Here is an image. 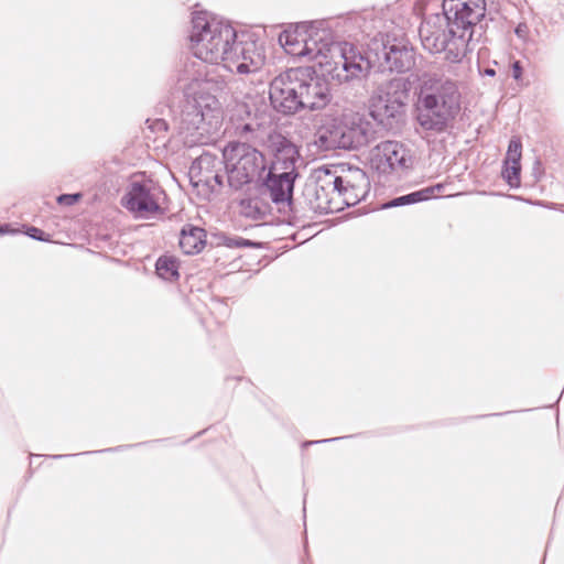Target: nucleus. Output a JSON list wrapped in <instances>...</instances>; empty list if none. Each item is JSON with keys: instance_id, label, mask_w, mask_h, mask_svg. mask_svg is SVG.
I'll return each mask as SVG.
<instances>
[{"instance_id": "nucleus-40", "label": "nucleus", "mask_w": 564, "mask_h": 564, "mask_svg": "<svg viewBox=\"0 0 564 564\" xmlns=\"http://www.w3.org/2000/svg\"><path fill=\"white\" fill-rule=\"evenodd\" d=\"M482 75L485 76H489V77H494L496 75V70L495 68L492 67H486L484 70H482Z\"/></svg>"}, {"instance_id": "nucleus-35", "label": "nucleus", "mask_w": 564, "mask_h": 564, "mask_svg": "<svg viewBox=\"0 0 564 564\" xmlns=\"http://www.w3.org/2000/svg\"><path fill=\"white\" fill-rule=\"evenodd\" d=\"M523 67L520 61H513L511 64V75L514 80L522 78Z\"/></svg>"}, {"instance_id": "nucleus-19", "label": "nucleus", "mask_w": 564, "mask_h": 564, "mask_svg": "<svg viewBox=\"0 0 564 564\" xmlns=\"http://www.w3.org/2000/svg\"><path fill=\"white\" fill-rule=\"evenodd\" d=\"M265 144L274 156L272 167H275L279 163L285 165V169H288V164H290L291 167L294 166L299 152L294 143L286 137L276 130H272L267 133Z\"/></svg>"}, {"instance_id": "nucleus-44", "label": "nucleus", "mask_w": 564, "mask_h": 564, "mask_svg": "<svg viewBox=\"0 0 564 564\" xmlns=\"http://www.w3.org/2000/svg\"><path fill=\"white\" fill-rule=\"evenodd\" d=\"M32 457H41V455L31 454V458Z\"/></svg>"}, {"instance_id": "nucleus-27", "label": "nucleus", "mask_w": 564, "mask_h": 564, "mask_svg": "<svg viewBox=\"0 0 564 564\" xmlns=\"http://www.w3.org/2000/svg\"><path fill=\"white\" fill-rule=\"evenodd\" d=\"M430 194H431V191H429V189L414 191L409 194L401 195V196L390 199L388 203H386L383 205V208H394V207H401V206H406V205L425 202V200H429Z\"/></svg>"}, {"instance_id": "nucleus-32", "label": "nucleus", "mask_w": 564, "mask_h": 564, "mask_svg": "<svg viewBox=\"0 0 564 564\" xmlns=\"http://www.w3.org/2000/svg\"><path fill=\"white\" fill-rule=\"evenodd\" d=\"M80 197L82 195L79 193L62 194L57 197V203L61 205L72 206L76 204Z\"/></svg>"}, {"instance_id": "nucleus-18", "label": "nucleus", "mask_w": 564, "mask_h": 564, "mask_svg": "<svg viewBox=\"0 0 564 564\" xmlns=\"http://www.w3.org/2000/svg\"><path fill=\"white\" fill-rule=\"evenodd\" d=\"M352 21L370 41L376 36H383L384 33H392L394 29L392 28L393 22L386 19L383 12L376 10H365L357 13Z\"/></svg>"}, {"instance_id": "nucleus-30", "label": "nucleus", "mask_w": 564, "mask_h": 564, "mask_svg": "<svg viewBox=\"0 0 564 564\" xmlns=\"http://www.w3.org/2000/svg\"><path fill=\"white\" fill-rule=\"evenodd\" d=\"M147 128L155 134V139L159 137H163L167 130L169 124L164 119L158 118V119H148L145 121Z\"/></svg>"}, {"instance_id": "nucleus-6", "label": "nucleus", "mask_w": 564, "mask_h": 564, "mask_svg": "<svg viewBox=\"0 0 564 564\" xmlns=\"http://www.w3.org/2000/svg\"><path fill=\"white\" fill-rule=\"evenodd\" d=\"M361 56L369 64L366 72L355 79L366 78L372 69L384 73H406L415 66V51L401 29L376 36L361 48Z\"/></svg>"}, {"instance_id": "nucleus-39", "label": "nucleus", "mask_w": 564, "mask_h": 564, "mask_svg": "<svg viewBox=\"0 0 564 564\" xmlns=\"http://www.w3.org/2000/svg\"><path fill=\"white\" fill-rule=\"evenodd\" d=\"M77 454H57V455H46L45 457L52 458V459H62L70 456H76Z\"/></svg>"}, {"instance_id": "nucleus-21", "label": "nucleus", "mask_w": 564, "mask_h": 564, "mask_svg": "<svg viewBox=\"0 0 564 564\" xmlns=\"http://www.w3.org/2000/svg\"><path fill=\"white\" fill-rule=\"evenodd\" d=\"M411 83L404 77H392L377 86L370 99L408 102Z\"/></svg>"}, {"instance_id": "nucleus-3", "label": "nucleus", "mask_w": 564, "mask_h": 564, "mask_svg": "<svg viewBox=\"0 0 564 564\" xmlns=\"http://www.w3.org/2000/svg\"><path fill=\"white\" fill-rule=\"evenodd\" d=\"M188 78L185 72L177 75V88L184 99L174 115L173 121L177 133L187 148L213 143L219 132V118L214 115L218 100L210 90L209 78Z\"/></svg>"}, {"instance_id": "nucleus-11", "label": "nucleus", "mask_w": 564, "mask_h": 564, "mask_svg": "<svg viewBox=\"0 0 564 564\" xmlns=\"http://www.w3.org/2000/svg\"><path fill=\"white\" fill-rule=\"evenodd\" d=\"M300 84V67L288 68L271 80L270 105L278 113L293 116L303 111Z\"/></svg>"}, {"instance_id": "nucleus-17", "label": "nucleus", "mask_w": 564, "mask_h": 564, "mask_svg": "<svg viewBox=\"0 0 564 564\" xmlns=\"http://www.w3.org/2000/svg\"><path fill=\"white\" fill-rule=\"evenodd\" d=\"M224 158H218L210 152H203L196 160L193 161L189 167V175L192 181L196 178V184L203 183L210 187L213 191L215 186H225V175L221 174L224 169Z\"/></svg>"}, {"instance_id": "nucleus-26", "label": "nucleus", "mask_w": 564, "mask_h": 564, "mask_svg": "<svg viewBox=\"0 0 564 564\" xmlns=\"http://www.w3.org/2000/svg\"><path fill=\"white\" fill-rule=\"evenodd\" d=\"M217 247H227L229 249L258 248L260 243L240 236L218 232L214 235Z\"/></svg>"}, {"instance_id": "nucleus-37", "label": "nucleus", "mask_w": 564, "mask_h": 564, "mask_svg": "<svg viewBox=\"0 0 564 564\" xmlns=\"http://www.w3.org/2000/svg\"><path fill=\"white\" fill-rule=\"evenodd\" d=\"M444 188V185L438 183L433 186L425 187L424 189L431 191V194L429 195V199L436 197V193L441 192Z\"/></svg>"}, {"instance_id": "nucleus-34", "label": "nucleus", "mask_w": 564, "mask_h": 564, "mask_svg": "<svg viewBox=\"0 0 564 564\" xmlns=\"http://www.w3.org/2000/svg\"><path fill=\"white\" fill-rule=\"evenodd\" d=\"M349 437H352V435H349ZM343 438H348V436L330 437V438L317 440V441H305V442L302 443V447L306 448L308 446L316 445V444L333 443V442L340 441Z\"/></svg>"}, {"instance_id": "nucleus-29", "label": "nucleus", "mask_w": 564, "mask_h": 564, "mask_svg": "<svg viewBox=\"0 0 564 564\" xmlns=\"http://www.w3.org/2000/svg\"><path fill=\"white\" fill-rule=\"evenodd\" d=\"M520 174H521V165L503 163L502 177L510 187L517 188L520 186Z\"/></svg>"}, {"instance_id": "nucleus-13", "label": "nucleus", "mask_w": 564, "mask_h": 564, "mask_svg": "<svg viewBox=\"0 0 564 564\" xmlns=\"http://www.w3.org/2000/svg\"><path fill=\"white\" fill-rule=\"evenodd\" d=\"M120 203L135 219H150L155 214H163L159 193L151 181H132Z\"/></svg>"}, {"instance_id": "nucleus-14", "label": "nucleus", "mask_w": 564, "mask_h": 564, "mask_svg": "<svg viewBox=\"0 0 564 564\" xmlns=\"http://www.w3.org/2000/svg\"><path fill=\"white\" fill-rule=\"evenodd\" d=\"M302 110L317 111L332 101L329 82L310 66L300 67Z\"/></svg>"}, {"instance_id": "nucleus-31", "label": "nucleus", "mask_w": 564, "mask_h": 564, "mask_svg": "<svg viewBox=\"0 0 564 564\" xmlns=\"http://www.w3.org/2000/svg\"><path fill=\"white\" fill-rule=\"evenodd\" d=\"M26 235L37 241H48L50 235L37 227H28Z\"/></svg>"}, {"instance_id": "nucleus-25", "label": "nucleus", "mask_w": 564, "mask_h": 564, "mask_svg": "<svg viewBox=\"0 0 564 564\" xmlns=\"http://www.w3.org/2000/svg\"><path fill=\"white\" fill-rule=\"evenodd\" d=\"M156 274L165 281H175L178 279V262L172 256H161L155 263Z\"/></svg>"}, {"instance_id": "nucleus-41", "label": "nucleus", "mask_w": 564, "mask_h": 564, "mask_svg": "<svg viewBox=\"0 0 564 564\" xmlns=\"http://www.w3.org/2000/svg\"><path fill=\"white\" fill-rule=\"evenodd\" d=\"M7 231H8V230H7V226H6V227H0V234H4V232H7Z\"/></svg>"}, {"instance_id": "nucleus-4", "label": "nucleus", "mask_w": 564, "mask_h": 564, "mask_svg": "<svg viewBox=\"0 0 564 564\" xmlns=\"http://www.w3.org/2000/svg\"><path fill=\"white\" fill-rule=\"evenodd\" d=\"M310 25L302 51L294 56L318 59L328 75L339 84L349 83L366 72L369 65L361 56V47L350 42H335L328 20L306 21Z\"/></svg>"}, {"instance_id": "nucleus-15", "label": "nucleus", "mask_w": 564, "mask_h": 564, "mask_svg": "<svg viewBox=\"0 0 564 564\" xmlns=\"http://www.w3.org/2000/svg\"><path fill=\"white\" fill-rule=\"evenodd\" d=\"M230 120L235 134L242 143L262 141L267 135V121L263 112L254 110L246 102H237L231 110Z\"/></svg>"}, {"instance_id": "nucleus-22", "label": "nucleus", "mask_w": 564, "mask_h": 564, "mask_svg": "<svg viewBox=\"0 0 564 564\" xmlns=\"http://www.w3.org/2000/svg\"><path fill=\"white\" fill-rule=\"evenodd\" d=\"M206 243L205 229L187 224L180 234V247L186 254H194L202 251Z\"/></svg>"}, {"instance_id": "nucleus-9", "label": "nucleus", "mask_w": 564, "mask_h": 564, "mask_svg": "<svg viewBox=\"0 0 564 564\" xmlns=\"http://www.w3.org/2000/svg\"><path fill=\"white\" fill-rule=\"evenodd\" d=\"M336 174L330 169L323 167L315 171V174L308 180L303 188L302 196L297 198L305 217L301 220V227L311 219L308 212L315 214L337 213L335 203Z\"/></svg>"}, {"instance_id": "nucleus-10", "label": "nucleus", "mask_w": 564, "mask_h": 564, "mask_svg": "<svg viewBox=\"0 0 564 564\" xmlns=\"http://www.w3.org/2000/svg\"><path fill=\"white\" fill-rule=\"evenodd\" d=\"M276 167H271L264 173L263 185L269 192L271 200L276 205H282L280 210L288 213L286 221L291 226H299L301 220L305 217L297 198H293L294 181L297 176L295 167L282 173H275Z\"/></svg>"}, {"instance_id": "nucleus-8", "label": "nucleus", "mask_w": 564, "mask_h": 564, "mask_svg": "<svg viewBox=\"0 0 564 564\" xmlns=\"http://www.w3.org/2000/svg\"><path fill=\"white\" fill-rule=\"evenodd\" d=\"M315 138V143L326 151L358 150L370 142L372 129L361 118L332 119L318 128Z\"/></svg>"}, {"instance_id": "nucleus-12", "label": "nucleus", "mask_w": 564, "mask_h": 564, "mask_svg": "<svg viewBox=\"0 0 564 564\" xmlns=\"http://www.w3.org/2000/svg\"><path fill=\"white\" fill-rule=\"evenodd\" d=\"M369 165L379 175L402 174L412 166L411 150L402 142L387 140L369 152Z\"/></svg>"}, {"instance_id": "nucleus-5", "label": "nucleus", "mask_w": 564, "mask_h": 564, "mask_svg": "<svg viewBox=\"0 0 564 564\" xmlns=\"http://www.w3.org/2000/svg\"><path fill=\"white\" fill-rule=\"evenodd\" d=\"M460 97L456 82L451 78L433 75L425 79L415 105L420 129L430 135L446 132L460 111Z\"/></svg>"}, {"instance_id": "nucleus-28", "label": "nucleus", "mask_w": 564, "mask_h": 564, "mask_svg": "<svg viewBox=\"0 0 564 564\" xmlns=\"http://www.w3.org/2000/svg\"><path fill=\"white\" fill-rule=\"evenodd\" d=\"M521 156H522V142H521L520 138L512 137L509 141V145H508V150H507V154L503 160V163L521 165L520 164Z\"/></svg>"}, {"instance_id": "nucleus-33", "label": "nucleus", "mask_w": 564, "mask_h": 564, "mask_svg": "<svg viewBox=\"0 0 564 564\" xmlns=\"http://www.w3.org/2000/svg\"><path fill=\"white\" fill-rule=\"evenodd\" d=\"M529 26L525 22H520L516 28H514V34L517 35V37L519 40H521L522 42H528L529 40Z\"/></svg>"}, {"instance_id": "nucleus-23", "label": "nucleus", "mask_w": 564, "mask_h": 564, "mask_svg": "<svg viewBox=\"0 0 564 564\" xmlns=\"http://www.w3.org/2000/svg\"><path fill=\"white\" fill-rule=\"evenodd\" d=\"M307 28H310V25H306V21H303L290 25L288 30L280 34L279 42L289 54L294 55L292 50H303Z\"/></svg>"}, {"instance_id": "nucleus-16", "label": "nucleus", "mask_w": 564, "mask_h": 564, "mask_svg": "<svg viewBox=\"0 0 564 564\" xmlns=\"http://www.w3.org/2000/svg\"><path fill=\"white\" fill-rule=\"evenodd\" d=\"M335 203L337 213L355 206L366 198L370 191L368 175L361 169L350 170L347 175H336Z\"/></svg>"}, {"instance_id": "nucleus-38", "label": "nucleus", "mask_w": 564, "mask_h": 564, "mask_svg": "<svg viewBox=\"0 0 564 564\" xmlns=\"http://www.w3.org/2000/svg\"><path fill=\"white\" fill-rule=\"evenodd\" d=\"M122 448H123V446H117V447H110V448H106V449H101V451H94V452L88 451V452H84L83 454L89 455V454L104 453V452H120Z\"/></svg>"}, {"instance_id": "nucleus-2", "label": "nucleus", "mask_w": 564, "mask_h": 564, "mask_svg": "<svg viewBox=\"0 0 564 564\" xmlns=\"http://www.w3.org/2000/svg\"><path fill=\"white\" fill-rule=\"evenodd\" d=\"M485 14V0H443L442 13L425 18L420 25L423 47L432 54L444 53L451 63L460 62Z\"/></svg>"}, {"instance_id": "nucleus-24", "label": "nucleus", "mask_w": 564, "mask_h": 564, "mask_svg": "<svg viewBox=\"0 0 564 564\" xmlns=\"http://www.w3.org/2000/svg\"><path fill=\"white\" fill-rule=\"evenodd\" d=\"M239 213L252 220L264 219L269 213V205L260 197H248L240 199Z\"/></svg>"}, {"instance_id": "nucleus-43", "label": "nucleus", "mask_w": 564, "mask_h": 564, "mask_svg": "<svg viewBox=\"0 0 564 564\" xmlns=\"http://www.w3.org/2000/svg\"><path fill=\"white\" fill-rule=\"evenodd\" d=\"M223 85H224L223 82L221 83H216V86L218 87V89H223Z\"/></svg>"}, {"instance_id": "nucleus-42", "label": "nucleus", "mask_w": 564, "mask_h": 564, "mask_svg": "<svg viewBox=\"0 0 564 564\" xmlns=\"http://www.w3.org/2000/svg\"><path fill=\"white\" fill-rule=\"evenodd\" d=\"M512 413L511 411H507V412H503V413H496L495 415H507V414H510Z\"/></svg>"}, {"instance_id": "nucleus-1", "label": "nucleus", "mask_w": 564, "mask_h": 564, "mask_svg": "<svg viewBox=\"0 0 564 564\" xmlns=\"http://www.w3.org/2000/svg\"><path fill=\"white\" fill-rule=\"evenodd\" d=\"M189 41L195 57L210 64H221L240 75L257 73L265 56L248 32L238 31L228 20L206 10H194Z\"/></svg>"}, {"instance_id": "nucleus-20", "label": "nucleus", "mask_w": 564, "mask_h": 564, "mask_svg": "<svg viewBox=\"0 0 564 564\" xmlns=\"http://www.w3.org/2000/svg\"><path fill=\"white\" fill-rule=\"evenodd\" d=\"M406 102L370 99V115L384 127L392 128L393 122H399L405 112Z\"/></svg>"}, {"instance_id": "nucleus-7", "label": "nucleus", "mask_w": 564, "mask_h": 564, "mask_svg": "<svg viewBox=\"0 0 564 564\" xmlns=\"http://www.w3.org/2000/svg\"><path fill=\"white\" fill-rule=\"evenodd\" d=\"M226 185L234 192L245 191L265 173V160L246 143H228L223 150Z\"/></svg>"}, {"instance_id": "nucleus-36", "label": "nucleus", "mask_w": 564, "mask_h": 564, "mask_svg": "<svg viewBox=\"0 0 564 564\" xmlns=\"http://www.w3.org/2000/svg\"><path fill=\"white\" fill-rule=\"evenodd\" d=\"M533 175L535 177V180L538 181L542 173H543V167H542V163L540 160H535L534 164H533Z\"/></svg>"}]
</instances>
